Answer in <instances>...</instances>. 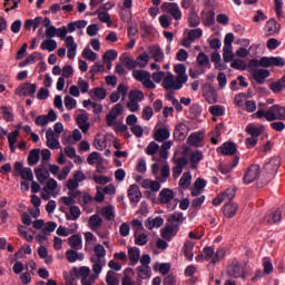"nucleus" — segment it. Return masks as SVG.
Masks as SVG:
<instances>
[{"label":"nucleus","instance_id":"393cba45","mask_svg":"<svg viewBox=\"0 0 285 285\" xmlns=\"http://www.w3.org/2000/svg\"><path fill=\"white\" fill-rule=\"evenodd\" d=\"M37 92L36 83H23L20 89L16 91L17 95H21L23 97H35Z\"/></svg>","mask_w":285,"mask_h":285},{"label":"nucleus","instance_id":"9d476101","mask_svg":"<svg viewBox=\"0 0 285 285\" xmlns=\"http://www.w3.org/2000/svg\"><path fill=\"white\" fill-rule=\"evenodd\" d=\"M120 115H124V105L118 102L111 107L110 111L106 116L107 126L109 127L115 126V124L117 122V118Z\"/></svg>","mask_w":285,"mask_h":285},{"label":"nucleus","instance_id":"5fc2aeb1","mask_svg":"<svg viewBox=\"0 0 285 285\" xmlns=\"http://www.w3.org/2000/svg\"><path fill=\"white\" fill-rule=\"evenodd\" d=\"M40 155H41L40 149H32L28 156V165L37 166L39 164Z\"/></svg>","mask_w":285,"mask_h":285},{"label":"nucleus","instance_id":"7ed1b4c3","mask_svg":"<svg viewBox=\"0 0 285 285\" xmlns=\"http://www.w3.org/2000/svg\"><path fill=\"white\" fill-rule=\"evenodd\" d=\"M128 99H129V101L127 102L128 110H130V112H139L141 108L139 104H141V101H144L145 99L144 91L137 90V89L131 90L129 91Z\"/></svg>","mask_w":285,"mask_h":285},{"label":"nucleus","instance_id":"13d9d810","mask_svg":"<svg viewBox=\"0 0 285 285\" xmlns=\"http://www.w3.org/2000/svg\"><path fill=\"white\" fill-rule=\"evenodd\" d=\"M188 23L191 28H197L200 23L199 14H197L195 8H191L189 11Z\"/></svg>","mask_w":285,"mask_h":285},{"label":"nucleus","instance_id":"c03bdc74","mask_svg":"<svg viewBox=\"0 0 285 285\" xmlns=\"http://www.w3.org/2000/svg\"><path fill=\"white\" fill-rule=\"evenodd\" d=\"M253 77L257 83H264L268 77H271V71L268 69H256L253 72Z\"/></svg>","mask_w":285,"mask_h":285},{"label":"nucleus","instance_id":"0eeeda50","mask_svg":"<svg viewBox=\"0 0 285 285\" xmlns=\"http://www.w3.org/2000/svg\"><path fill=\"white\" fill-rule=\"evenodd\" d=\"M227 274L229 275V277H235V278H242V279H246V266L239 264V262L234 261L232 262L228 267H227Z\"/></svg>","mask_w":285,"mask_h":285},{"label":"nucleus","instance_id":"c9c22d12","mask_svg":"<svg viewBox=\"0 0 285 285\" xmlns=\"http://www.w3.org/2000/svg\"><path fill=\"white\" fill-rule=\"evenodd\" d=\"M238 208H239V205H237V203H227L223 207V213L225 217H227L228 219H232V217L237 215Z\"/></svg>","mask_w":285,"mask_h":285},{"label":"nucleus","instance_id":"603ef678","mask_svg":"<svg viewBox=\"0 0 285 285\" xmlns=\"http://www.w3.org/2000/svg\"><path fill=\"white\" fill-rule=\"evenodd\" d=\"M204 159V153L200 150H195L189 154V161L191 164V168H197L199 161Z\"/></svg>","mask_w":285,"mask_h":285},{"label":"nucleus","instance_id":"39448f33","mask_svg":"<svg viewBox=\"0 0 285 285\" xmlns=\"http://www.w3.org/2000/svg\"><path fill=\"white\" fill-rule=\"evenodd\" d=\"M118 9L121 21L130 23L132 21V0H121Z\"/></svg>","mask_w":285,"mask_h":285},{"label":"nucleus","instance_id":"e2e57ef3","mask_svg":"<svg viewBox=\"0 0 285 285\" xmlns=\"http://www.w3.org/2000/svg\"><path fill=\"white\" fill-rule=\"evenodd\" d=\"M107 285H119V275L114 271H108L106 274Z\"/></svg>","mask_w":285,"mask_h":285},{"label":"nucleus","instance_id":"6e6d98bb","mask_svg":"<svg viewBox=\"0 0 285 285\" xmlns=\"http://www.w3.org/2000/svg\"><path fill=\"white\" fill-rule=\"evenodd\" d=\"M196 61L198 66L205 68L206 70H210V58H208L206 53H198Z\"/></svg>","mask_w":285,"mask_h":285},{"label":"nucleus","instance_id":"de8ad7c7","mask_svg":"<svg viewBox=\"0 0 285 285\" xmlns=\"http://www.w3.org/2000/svg\"><path fill=\"white\" fill-rule=\"evenodd\" d=\"M175 72H176V78L178 79V81H181L184 83H186V81H188V75H186V66L178 63L175 66L174 68Z\"/></svg>","mask_w":285,"mask_h":285},{"label":"nucleus","instance_id":"473e14b6","mask_svg":"<svg viewBox=\"0 0 285 285\" xmlns=\"http://www.w3.org/2000/svg\"><path fill=\"white\" fill-rule=\"evenodd\" d=\"M128 197L131 204H139L141 199V191L139 190V186L130 185L128 189Z\"/></svg>","mask_w":285,"mask_h":285},{"label":"nucleus","instance_id":"37998d69","mask_svg":"<svg viewBox=\"0 0 285 285\" xmlns=\"http://www.w3.org/2000/svg\"><path fill=\"white\" fill-rule=\"evenodd\" d=\"M218 153H222V155H235L237 153V146L235 142H224L218 149Z\"/></svg>","mask_w":285,"mask_h":285},{"label":"nucleus","instance_id":"4d7b16f0","mask_svg":"<svg viewBox=\"0 0 285 285\" xmlns=\"http://www.w3.org/2000/svg\"><path fill=\"white\" fill-rule=\"evenodd\" d=\"M137 275L140 279H150V275H153V271L150 266H138Z\"/></svg>","mask_w":285,"mask_h":285},{"label":"nucleus","instance_id":"a211bd4d","mask_svg":"<svg viewBox=\"0 0 285 285\" xmlns=\"http://www.w3.org/2000/svg\"><path fill=\"white\" fill-rule=\"evenodd\" d=\"M164 12H168L176 21L181 19V9H179V4L175 2H165L161 6Z\"/></svg>","mask_w":285,"mask_h":285},{"label":"nucleus","instance_id":"680f3d73","mask_svg":"<svg viewBox=\"0 0 285 285\" xmlns=\"http://www.w3.org/2000/svg\"><path fill=\"white\" fill-rule=\"evenodd\" d=\"M35 175H36V178L38 179V181L40 184H43V181L46 179H48V177H50V173L47 169L42 168V167L36 168L35 169Z\"/></svg>","mask_w":285,"mask_h":285},{"label":"nucleus","instance_id":"8fccbe9b","mask_svg":"<svg viewBox=\"0 0 285 285\" xmlns=\"http://www.w3.org/2000/svg\"><path fill=\"white\" fill-rule=\"evenodd\" d=\"M149 55L154 61L161 62L164 61V51L159 46L149 47Z\"/></svg>","mask_w":285,"mask_h":285},{"label":"nucleus","instance_id":"338daca9","mask_svg":"<svg viewBox=\"0 0 285 285\" xmlns=\"http://www.w3.org/2000/svg\"><path fill=\"white\" fill-rule=\"evenodd\" d=\"M271 90L274 91L276 95L285 90V76H283L279 80L273 82L271 85Z\"/></svg>","mask_w":285,"mask_h":285},{"label":"nucleus","instance_id":"f704fd0d","mask_svg":"<svg viewBox=\"0 0 285 285\" xmlns=\"http://www.w3.org/2000/svg\"><path fill=\"white\" fill-rule=\"evenodd\" d=\"M263 222L265 224H277V222H282V209H276L269 214H266Z\"/></svg>","mask_w":285,"mask_h":285},{"label":"nucleus","instance_id":"f257e3e1","mask_svg":"<svg viewBox=\"0 0 285 285\" xmlns=\"http://www.w3.org/2000/svg\"><path fill=\"white\" fill-rule=\"evenodd\" d=\"M252 117L253 119H266V121H285V107L274 105L267 111L259 109Z\"/></svg>","mask_w":285,"mask_h":285},{"label":"nucleus","instance_id":"0e129e2a","mask_svg":"<svg viewBox=\"0 0 285 285\" xmlns=\"http://www.w3.org/2000/svg\"><path fill=\"white\" fill-rule=\"evenodd\" d=\"M17 137H19V130H13L12 132L8 134V142L11 153H14V150H17Z\"/></svg>","mask_w":285,"mask_h":285},{"label":"nucleus","instance_id":"6ab92c4d","mask_svg":"<svg viewBox=\"0 0 285 285\" xmlns=\"http://www.w3.org/2000/svg\"><path fill=\"white\" fill-rule=\"evenodd\" d=\"M154 139L155 141H159L160 144H163V141H166L167 139H170V127L165 126L160 128H155Z\"/></svg>","mask_w":285,"mask_h":285},{"label":"nucleus","instance_id":"f03ea898","mask_svg":"<svg viewBox=\"0 0 285 285\" xmlns=\"http://www.w3.org/2000/svg\"><path fill=\"white\" fill-rule=\"evenodd\" d=\"M92 273L90 267L81 266L79 268V279L81 285H94L95 282L99 279V275H101V269L99 266L92 265Z\"/></svg>","mask_w":285,"mask_h":285},{"label":"nucleus","instance_id":"4be33fe9","mask_svg":"<svg viewBox=\"0 0 285 285\" xmlns=\"http://www.w3.org/2000/svg\"><path fill=\"white\" fill-rule=\"evenodd\" d=\"M65 45L67 48V57L68 59H75V57H77V42H75V37L72 36H68L65 39Z\"/></svg>","mask_w":285,"mask_h":285},{"label":"nucleus","instance_id":"69168bd1","mask_svg":"<svg viewBox=\"0 0 285 285\" xmlns=\"http://www.w3.org/2000/svg\"><path fill=\"white\" fill-rule=\"evenodd\" d=\"M136 246H146L148 244V235L146 233L134 234Z\"/></svg>","mask_w":285,"mask_h":285},{"label":"nucleus","instance_id":"aec40b11","mask_svg":"<svg viewBox=\"0 0 285 285\" xmlns=\"http://www.w3.org/2000/svg\"><path fill=\"white\" fill-rule=\"evenodd\" d=\"M55 190H57V180H55L53 178H50L47 181L46 186L42 188V191H41L42 199L48 202V199H50V196L55 195Z\"/></svg>","mask_w":285,"mask_h":285},{"label":"nucleus","instance_id":"423d86ee","mask_svg":"<svg viewBox=\"0 0 285 285\" xmlns=\"http://www.w3.org/2000/svg\"><path fill=\"white\" fill-rule=\"evenodd\" d=\"M132 77L136 79V81H141L142 86L145 88H148V90H153L157 88L154 81L150 79V72L146 70H134L132 71Z\"/></svg>","mask_w":285,"mask_h":285},{"label":"nucleus","instance_id":"f3484780","mask_svg":"<svg viewBox=\"0 0 285 285\" xmlns=\"http://www.w3.org/2000/svg\"><path fill=\"white\" fill-rule=\"evenodd\" d=\"M46 139L47 147L51 150H59V148H61V142H59V135H56L52 128H49L46 131Z\"/></svg>","mask_w":285,"mask_h":285},{"label":"nucleus","instance_id":"052dcab7","mask_svg":"<svg viewBox=\"0 0 285 285\" xmlns=\"http://www.w3.org/2000/svg\"><path fill=\"white\" fill-rule=\"evenodd\" d=\"M206 70L208 69L202 67L200 65H196L189 69V77H191V79H197V77L205 75Z\"/></svg>","mask_w":285,"mask_h":285},{"label":"nucleus","instance_id":"c756f323","mask_svg":"<svg viewBox=\"0 0 285 285\" xmlns=\"http://www.w3.org/2000/svg\"><path fill=\"white\" fill-rule=\"evenodd\" d=\"M66 257L69 264H75V262H83L86 255H83V253L77 252V249H68L66 252Z\"/></svg>","mask_w":285,"mask_h":285},{"label":"nucleus","instance_id":"72a5a7b5","mask_svg":"<svg viewBox=\"0 0 285 285\" xmlns=\"http://www.w3.org/2000/svg\"><path fill=\"white\" fill-rule=\"evenodd\" d=\"M200 17L204 26L207 28H210V26L215 24V11L206 9L202 11Z\"/></svg>","mask_w":285,"mask_h":285},{"label":"nucleus","instance_id":"ea45409f","mask_svg":"<svg viewBox=\"0 0 285 285\" xmlns=\"http://www.w3.org/2000/svg\"><path fill=\"white\" fill-rule=\"evenodd\" d=\"M193 184V174H190V171H186L183 174V176L180 177L178 185L180 188H183V190H188V188L190 189V185Z\"/></svg>","mask_w":285,"mask_h":285},{"label":"nucleus","instance_id":"774afa93","mask_svg":"<svg viewBox=\"0 0 285 285\" xmlns=\"http://www.w3.org/2000/svg\"><path fill=\"white\" fill-rule=\"evenodd\" d=\"M130 275H135V271L132 268L125 269V276L122 277L121 285H135V281L130 278Z\"/></svg>","mask_w":285,"mask_h":285},{"label":"nucleus","instance_id":"b1692460","mask_svg":"<svg viewBox=\"0 0 285 285\" xmlns=\"http://www.w3.org/2000/svg\"><path fill=\"white\" fill-rule=\"evenodd\" d=\"M206 179L197 178L189 190L191 193V197H199L204 193V188H206Z\"/></svg>","mask_w":285,"mask_h":285},{"label":"nucleus","instance_id":"c85d7f7f","mask_svg":"<svg viewBox=\"0 0 285 285\" xmlns=\"http://www.w3.org/2000/svg\"><path fill=\"white\" fill-rule=\"evenodd\" d=\"M63 279L66 281L67 285H76L77 277H79V268L73 267L69 272H63Z\"/></svg>","mask_w":285,"mask_h":285},{"label":"nucleus","instance_id":"e433bc0d","mask_svg":"<svg viewBox=\"0 0 285 285\" xmlns=\"http://www.w3.org/2000/svg\"><path fill=\"white\" fill-rule=\"evenodd\" d=\"M88 226L90 230H99V228L104 226V218L97 214H94L89 217Z\"/></svg>","mask_w":285,"mask_h":285},{"label":"nucleus","instance_id":"1a4fd4ad","mask_svg":"<svg viewBox=\"0 0 285 285\" xmlns=\"http://www.w3.org/2000/svg\"><path fill=\"white\" fill-rule=\"evenodd\" d=\"M161 86L166 90H181V88H184V82H181L179 78H175L171 72H167V76L164 78Z\"/></svg>","mask_w":285,"mask_h":285},{"label":"nucleus","instance_id":"4468645a","mask_svg":"<svg viewBox=\"0 0 285 285\" xmlns=\"http://www.w3.org/2000/svg\"><path fill=\"white\" fill-rule=\"evenodd\" d=\"M14 174L17 177H21L24 181H33L35 174L30 167H23L21 163L14 164Z\"/></svg>","mask_w":285,"mask_h":285},{"label":"nucleus","instance_id":"20e7f679","mask_svg":"<svg viewBox=\"0 0 285 285\" xmlns=\"http://www.w3.org/2000/svg\"><path fill=\"white\" fill-rule=\"evenodd\" d=\"M94 253L95 254L90 258L92 266H99L100 269L104 271V266H106V247L98 244L95 246Z\"/></svg>","mask_w":285,"mask_h":285},{"label":"nucleus","instance_id":"09e8293b","mask_svg":"<svg viewBox=\"0 0 285 285\" xmlns=\"http://www.w3.org/2000/svg\"><path fill=\"white\" fill-rule=\"evenodd\" d=\"M43 21L45 19L41 17H37L35 19H29L26 20L24 22V30H37V28H39V26H43Z\"/></svg>","mask_w":285,"mask_h":285},{"label":"nucleus","instance_id":"49530a36","mask_svg":"<svg viewBox=\"0 0 285 285\" xmlns=\"http://www.w3.org/2000/svg\"><path fill=\"white\" fill-rule=\"evenodd\" d=\"M177 230H179V228L174 227V225H167L161 230L163 239H167V242H170V239H173V237L177 235Z\"/></svg>","mask_w":285,"mask_h":285},{"label":"nucleus","instance_id":"a878e982","mask_svg":"<svg viewBox=\"0 0 285 285\" xmlns=\"http://www.w3.org/2000/svg\"><path fill=\"white\" fill-rule=\"evenodd\" d=\"M77 125L79 126L82 132H88L90 130V122H88V114L86 111H81L76 118Z\"/></svg>","mask_w":285,"mask_h":285},{"label":"nucleus","instance_id":"864d4df0","mask_svg":"<svg viewBox=\"0 0 285 285\" xmlns=\"http://www.w3.org/2000/svg\"><path fill=\"white\" fill-rule=\"evenodd\" d=\"M41 50H47V52H55L57 48V40L47 38L40 45Z\"/></svg>","mask_w":285,"mask_h":285},{"label":"nucleus","instance_id":"f8f14e48","mask_svg":"<svg viewBox=\"0 0 285 285\" xmlns=\"http://www.w3.org/2000/svg\"><path fill=\"white\" fill-rule=\"evenodd\" d=\"M259 66H262V68H284L285 59L282 57H262L259 59Z\"/></svg>","mask_w":285,"mask_h":285},{"label":"nucleus","instance_id":"2eb2a0df","mask_svg":"<svg viewBox=\"0 0 285 285\" xmlns=\"http://www.w3.org/2000/svg\"><path fill=\"white\" fill-rule=\"evenodd\" d=\"M86 179L87 177L86 174H83V171L76 170L72 175V178L68 179L67 181V188L69 193L77 190V188H79V184H81V181H86Z\"/></svg>","mask_w":285,"mask_h":285},{"label":"nucleus","instance_id":"6e6552de","mask_svg":"<svg viewBox=\"0 0 285 285\" xmlns=\"http://www.w3.org/2000/svg\"><path fill=\"white\" fill-rule=\"evenodd\" d=\"M151 173L160 184H166L168 177H170V166L163 165L161 168H159L158 164H154L151 165Z\"/></svg>","mask_w":285,"mask_h":285},{"label":"nucleus","instance_id":"bf43d9fd","mask_svg":"<svg viewBox=\"0 0 285 285\" xmlns=\"http://www.w3.org/2000/svg\"><path fill=\"white\" fill-rule=\"evenodd\" d=\"M277 168H279V159L277 158H272L267 164H265V170L269 173V175H275Z\"/></svg>","mask_w":285,"mask_h":285},{"label":"nucleus","instance_id":"a18cd8bd","mask_svg":"<svg viewBox=\"0 0 285 285\" xmlns=\"http://www.w3.org/2000/svg\"><path fill=\"white\" fill-rule=\"evenodd\" d=\"M224 132V125L218 124L216 125V127L214 128V130L212 131V144H214L215 146H217V144H219V141H222V135Z\"/></svg>","mask_w":285,"mask_h":285},{"label":"nucleus","instance_id":"4c0bfd02","mask_svg":"<svg viewBox=\"0 0 285 285\" xmlns=\"http://www.w3.org/2000/svg\"><path fill=\"white\" fill-rule=\"evenodd\" d=\"M94 146L96 150H106V148H108V138H106V135H96Z\"/></svg>","mask_w":285,"mask_h":285},{"label":"nucleus","instance_id":"ddd939ff","mask_svg":"<svg viewBox=\"0 0 285 285\" xmlns=\"http://www.w3.org/2000/svg\"><path fill=\"white\" fill-rule=\"evenodd\" d=\"M205 138H206V131L204 130L195 131L188 136L187 144L193 148H204Z\"/></svg>","mask_w":285,"mask_h":285},{"label":"nucleus","instance_id":"412c9836","mask_svg":"<svg viewBox=\"0 0 285 285\" xmlns=\"http://www.w3.org/2000/svg\"><path fill=\"white\" fill-rule=\"evenodd\" d=\"M175 199V191L170 188H163L159 193L158 200L160 204L170 205Z\"/></svg>","mask_w":285,"mask_h":285},{"label":"nucleus","instance_id":"3c124183","mask_svg":"<svg viewBox=\"0 0 285 285\" xmlns=\"http://www.w3.org/2000/svg\"><path fill=\"white\" fill-rule=\"evenodd\" d=\"M186 217H184V213L181 212H176L171 215L169 222H170V225L174 227V228H179V226L181 224H184Z\"/></svg>","mask_w":285,"mask_h":285},{"label":"nucleus","instance_id":"7c9ffc66","mask_svg":"<svg viewBox=\"0 0 285 285\" xmlns=\"http://www.w3.org/2000/svg\"><path fill=\"white\" fill-rule=\"evenodd\" d=\"M128 257L130 265L137 266V264H139V259H141V250L139 249V247H129Z\"/></svg>","mask_w":285,"mask_h":285},{"label":"nucleus","instance_id":"5701e85b","mask_svg":"<svg viewBox=\"0 0 285 285\" xmlns=\"http://www.w3.org/2000/svg\"><path fill=\"white\" fill-rule=\"evenodd\" d=\"M261 168L259 165H252L245 176H244V181L245 184H253L257 177H259Z\"/></svg>","mask_w":285,"mask_h":285},{"label":"nucleus","instance_id":"9b49d317","mask_svg":"<svg viewBox=\"0 0 285 285\" xmlns=\"http://www.w3.org/2000/svg\"><path fill=\"white\" fill-rule=\"evenodd\" d=\"M69 196L73 197V199H78V204L82 206V208H88L90 204H92V195H90L87 191H79V190H73L69 191Z\"/></svg>","mask_w":285,"mask_h":285},{"label":"nucleus","instance_id":"79ce46f5","mask_svg":"<svg viewBox=\"0 0 285 285\" xmlns=\"http://www.w3.org/2000/svg\"><path fill=\"white\" fill-rule=\"evenodd\" d=\"M184 255L188 262H193V258L195 257V243L191 240H186L183 247Z\"/></svg>","mask_w":285,"mask_h":285},{"label":"nucleus","instance_id":"2f4dec72","mask_svg":"<svg viewBox=\"0 0 285 285\" xmlns=\"http://www.w3.org/2000/svg\"><path fill=\"white\" fill-rule=\"evenodd\" d=\"M164 226V218L161 216H157L155 218L149 217L145 220V227L147 230H153V228H161Z\"/></svg>","mask_w":285,"mask_h":285},{"label":"nucleus","instance_id":"a19ab883","mask_svg":"<svg viewBox=\"0 0 285 285\" xmlns=\"http://www.w3.org/2000/svg\"><path fill=\"white\" fill-rule=\"evenodd\" d=\"M51 23L50 18H45L43 27L47 28L45 31L47 39H55L57 37V27L51 26Z\"/></svg>","mask_w":285,"mask_h":285},{"label":"nucleus","instance_id":"58836bf2","mask_svg":"<svg viewBox=\"0 0 285 285\" xmlns=\"http://www.w3.org/2000/svg\"><path fill=\"white\" fill-rule=\"evenodd\" d=\"M281 26L275 19H269L265 24V32L267 36L279 35Z\"/></svg>","mask_w":285,"mask_h":285},{"label":"nucleus","instance_id":"dca6fc26","mask_svg":"<svg viewBox=\"0 0 285 285\" xmlns=\"http://www.w3.org/2000/svg\"><path fill=\"white\" fill-rule=\"evenodd\" d=\"M190 132V127H188V125H186L185 122H178L175 126L174 129V139L176 141H184V139H186V137H188V134Z\"/></svg>","mask_w":285,"mask_h":285},{"label":"nucleus","instance_id":"cd10ccee","mask_svg":"<svg viewBox=\"0 0 285 285\" xmlns=\"http://www.w3.org/2000/svg\"><path fill=\"white\" fill-rule=\"evenodd\" d=\"M68 244L73 250H81L83 248V238L80 234H75L68 238Z\"/></svg>","mask_w":285,"mask_h":285},{"label":"nucleus","instance_id":"bb28decb","mask_svg":"<svg viewBox=\"0 0 285 285\" xmlns=\"http://www.w3.org/2000/svg\"><path fill=\"white\" fill-rule=\"evenodd\" d=\"M99 215H101V217H105L107 222H115V217H117V210L115 209L114 205H108L101 207Z\"/></svg>","mask_w":285,"mask_h":285}]
</instances>
